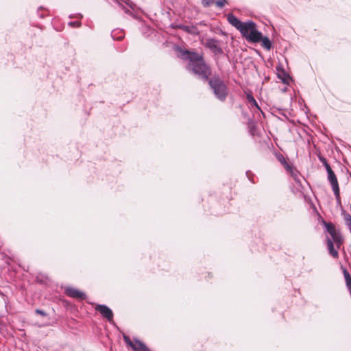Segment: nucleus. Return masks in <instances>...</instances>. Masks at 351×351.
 <instances>
[{
    "label": "nucleus",
    "mask_w": 351,
    "mask_h": 351,
    "mask_svg": "<svg viewBox=\"0 0 351 351\" xmlns=\"http://www.w3.org/2000/svg\"><path fill=\"white\" fill-rule=\"evenodd\" d=\"M259 21L260 22H263V19H258Z\"/></svg>",
    "instance_id": "32"
},
{
    "label": "nucleus",
    "mask_w": 351,
    "mask_h": 351,
    "mask_svg": "<svg viewBox=\"0 0 351 351\" xmlns=\"http://www.w3.org/2000/svg\"><path fill=\"white\" fill-rule=\"evenodd\" d=\"M324 167L326 168L327 173H329L330 172H333L332 169H331L330 165L328 162L324 165Z\"/></svg>",
    "instance_id": "25"
},
{
    "label": "nucleus",
    "mask_w": 351,
    "mask_h": 351,
    "mask_svg": "<svg viewBox=\"0 0 351 351\" xmlns=\"http://www.w3.org/2000/svg\"><path fill=\"white\" fill-rule=\"evenodd\" d=\"M250 174H251V172L250 171L246 172L247 176L249 178L250 180H251L250 178Z\"/></svg>",
    "instance_id": "30"
},
{
    "label": "nucleus",
    "mask_w": 351,
    "mask_h": 351,
    "mask_svg": "<svg viewBox=\"0 0 351 351\" xmlns=\"http://www.w3.org/2000/svg\"><path fill=\"white\" fill-rule=\"evenodd\" d=\"M284 162H285V164L282 165L284 166V167L285 168V169L287 171H291L292 170V167L287 162L286 160H284Z\"/></svg>",
    "instance_id": "23"
},
{
    "label": "nucleus",
    "mask_w": 351,
    "mask_h": 351,
    "mask_svg": "<svg viewBox=\"0 0 351 351\" xmlns=\"http://www.w3.org/2000/svg\"><path fill=\"white\" fill-rule=\"evenodd\" d=\"M125 3H126V5L128 6H129L131 9L132 10H134L135 9V7H136V5L134 3H133L132 1L130 0H126L125 1Z\"/></svg>",
    "instance_id": "20"
},
{
    "label": "nucleus",
    "mask_w": 351,
    "mask_h": 351,
    "mask_svg": "<svg viewBox=\"0 0 351 351\" xmlns=\"http://www.w3.org/2000/svg\"><path fill=\"white\" fill-rule=\"evenodd\" d=\"M35 312H36V314H38V315H42V316H43V317L47 316V313H46L44 311H43V310H40V309H36V310L35 311Z\"/></svg>",
    "instance_id": "24"
},
{
    "label": "nucleus",
    "mask_w": 351,
    "mask_h": 351,
    "mask_svg": "<svg viewBox=\"0 0 351 351\" xmlns=\"http://www.w3.org/2000/svg\"><path fill=\"white\" fill-rule=\"evenodd\" d=\"M171 27L173 28H174V27H179V28L185 29V30H186L188 32H190L189 29V27L185 25L184 23H180L179 25H177V23H172L171 24Z\"/></svg>",
    "instance_id": "17"
},
{
    "label": "nucleus",
    "mask_w": 351,
    "mask_h": 351,
    "mask_svg": "<svg viewBox=\"0 0 351 351\" xmlns=\"http://www.w3.org/2000/svg\"><path fill=\"white\" fill-rule=\"evenodd\" d=\"M319 160L322 162V164H323V165H324H324H325L326 163H327V162H327V160H326V159L324 157H323V156H319Z\"/></svg>",
    "instance_id": "27"
},
{
    "label": "nucleus",
    "mask_w": 351,
    "mask_h": 351,
    "mask_svg": "<svg viewBox=\"0 0 351 351\" xmlns=\"http://www.w3.org/2000/svg\"><path fill=\"white\" fill-rule=\"evenodd\" d=\"M328 180L330 182L335 198L338 202H341L340 191L338 180L335 172L328 173Z\"/></svg>",
    "instance_id": "5"
},
{
    "label": "nucleus",
    "mask_w": 351,
    "mask_h": 351,
    "mask_svg": "<svg viewBox=\"0 0 351 351\" xmlns=\"http://www.w3.org/2000/svg\"><path fill=\"white\" fill-rule=\"evenodd\" d=\"M245 22H247V23H250V22H253L252 19H247V21H245Z\"/></svg>",
    "instance_id": "31"
},
{
    "label": "nucleus",
    "mask_w": 351,
    "mask_h": 351,
    "mask_svg": "<svg viewBox=\"0 0 351 351\" xmlns=\"http://www.w3.org/2000/svg\"><path fill=\"white\" fill-rule=\"evenodd\" d=\"M227 19L228 22H242L241 20L238 19L235 16L230 13L228 14Z\"/></svg>",
    "instance_id": "16"
},
{
    "label": "nucleus",
    "mask_w": 351,
    "mask_h": 351,
    "mask_svg": "<svg viewBox=\"0 0 351 351\" xmlns=\"http://www.w3.org/2000/svg\"><path fill=\"white\" fill-rule=\"evenodd\" d=\"M347 289H348V291L350 293V295L351 296V285H347Z\"/></svg>",
    "instance_id": "29"
},
{
    "label": "nucleus",
    "mask_w": 351,
    "mask_h": 351,
    "mask_svg": "<svg viewBox=\"0 0 351 351\" xmlns=\"http://www.w3.org/2000/svg\"><path fill=\"white\" fill-rule=\"evenodd\" d=\"M241 34L242 36L250 43H261V47L269 51L272 44L267 36H265L256 29V23H231Z\"/></svg>",
    "instance_id": "2"
},
{
    "label": "nucleus",
    "mask_w": 351,
    "mask_h": 351,
    "mask_svg": "<svg viewBox=\"0 0 351 351\" xmlns=\"http://www.w3.org/2000/svg\"><path fill=\"white\" fill-rule=\"evenodd\" d=\"M341 215L344 220L346 226L348 228L350 232L351 233V215H350V214L342 208Z\"/></svg>",
    "instance_id": "11"
},
{
    "label": "nucleus",
    "mask_w": 351,
    "mask_h": 351,
    "mask_svg": "<svg viewBox=\"0 0 351 351\" xmlns=\"http://www.w3.org/2000/svg\"><path fill=\"white\" fill-rule=\"evenodd\" d=\"M69 19L74 20L73 22H80L84 19V16L80 13L71 14L69 16Z\"/></svg>",
    "instance_id": "14"
},
{
    "label": "nucleus",
    "mask_w": 351,
    "mask_h": 351,
    "mask_svg": "<svg viewBox=\"0 0 351 351\" xmlns=\"http://www.w3.org/2000/svg\"><path fill=\"white\" fill-rule=\"evenodd\" d=\"M204 45L206 47L209 49L215 56L223 53V49L219 45V40L216 39H206Z\"/></svg>",
    "instance_id": "6"
},
{
    "label": "nucleus",
    "mask_w": 351,
    "mask_h": 351,
    "mask_svg": "<svg viewBox=\"0 0 351 351\" xmlns=\"http://www.w3.org/2000/svg\"><path fill=\"white\" fill-rule=\"evenodd\" d=\"M226 0H218L217 1H215V5L219 8H222L224 5Z\"/></svg>",
    "instance_id": "22"
},
{
    "label": "nucleus",
    "mask_w": 351,
    "mask_h": 351,
    "mask_svg": "<svg viewBox=\"0 0 351 351\" xmlns=\"http://www.w3.org/2000/svg\"><path fill=\"white\" fill-rule=\"evenodd\" d=\"M178 53V56L186 60H189L187 69L197 75L199 79L206 82L211 76L210 66L206 62L202 55L189 50H184L180 47H176Z\"/></svg>",
    "instance_id": "1"
},
{
    "label": "nucleus",
    "mask_w": 351,
    "mask_h": 351,
    "mask_svg": "<svg viewBox=\"0 0 351 351\" xmlns=\"http://www.w3.org/2000/svg\"><path fill=\"white\" fill-rule=\"evenodd\" d=\"M343 274L344 276L346 286L350 285H351V276L346 268H343Z\"/></svg>",
    "instance_id": "15"
},
{
    "label": "nucleus",
    "mask_w": 351,
    "mask_h": 351,
    "mask_svg": "<svg viewBox=\"0 0 351 351\" xmlns=\"http://www.w3.org/2000/svg\"><path fill=\"white\" fill-rule=\"evenodd\" d=\"M65 293L67 296L76 298L80 300H84L86 298V295L75 288L67 287L65 289Z\"/></svg>",
    "instance_id": "8"
},
{
    "label": "nucleus",
    "mask_w": 351,
    "mask_h": 351,
    "mask_svg": "<svg viewBox=\"0 0 351 351\" xmlns=\"http://www.w3.org/2000/svg\"><path fill=\"white\" fill-rule=\"evenodd\" d=\"M278 159L282 165L285 164L284 160H286V159L282 156H281Z\"/></svg>",
    "instance_id": "28"
},
{
    "label": "nucleus",
    "mask_w": 351,
    "mask_h": 351,
    "mask_svg": "<svg viewBox=\"0 0 351 351\" xmlns=\"http://www.w3.org/2000/svg\"><path fill=\"white\" fill-rule=\"evenodd\" d=\"M215 96L221 101H224L228 95V88L221 77L215 74L207 80Z\"/></svg>",
    "instance_id": "3"
},
{
    "label": "nucleus",
    "mask_w": 351,
    "mask_h": 351,
    "mask_svg": "<svg viewBox=\"0 0 351 351\" xmlns=\"http://www.w3.org/2000/svg\"><path fill=\"white\" fill-rule=\"evenodd\" d=\"M68 25H69L71 27H73V28H77V27H80L81 23H68Z\"/></svg>",
    "instance_id": "26"
},
{
    "label": "nucleus",
    "mask_w": 351,
    "mask_h": 351,
    "mask_svg": "<svg viewBox=\"0 0 351 351\" xmlns=\"http://www.w3.org/2000/svg\"><path fill=\"white\" fill-rule=\"evenodd\" d=\"M111 36L114 40H121L124 36L125 34L122 29H114L112 32Z\"/></svg>",
    "instance_id": "12"
},
{
    "label": "nucleus",
    "mask_w": 351,
    "mask_h": 351,
    "mask_svg": "<svg viewBox=\"0 0 351 351\" xmlns=\"http://www.w3.org/2000/svg\"><path fill=\"white\" fill-rule=\"evenodd\" d=\"M247 101L251 104L252 107H255L258 110H261L258 103L251 93H247L246 95Z\"/></svg>",
    "instance_id": "13"
},
{
    "label": "nucleus",
    "mask_w": 351,
    "mask_h": 351,
    "mask_svg": "<svg viewBox=\"0 0 351 351\" xmlns=\"http://www.w3.org/2000/svg\"><path fill=\"white\" fill-rule=\"evenodd\" d=\"M54 25H55L53 26V28L58 32H60L62 29L64 27L62 23H54Z\"/></svg>",
    "instance_id": "21"
},
{
    "label": "nucleus",
    "mask_w": 351,
    "mask_h": 351,
    "mask_svg": "<svg viewBox=\"0 0 351 351\" xmlns=\"http://www.w3.org/2000/svg\"><path fill=\"white\" fill-rule=\"evenodd\" d=\"M95 310L99 311L102 317L106 318L110 323H113V313L108 306L105 304H97Z\"/></svg>",
    "instance_id": "7"
},
{
    "label": "nucleus",
    "mask_w": 351,
    "mask_h": 351,
    "mask_svg": "<svg viewBox=\"0 0 351 351\" xmlns=\"http://www.w3.org/2000/svg\"><path fill=\"white\" fill-rule=\"evenodd\" d=\"M123 340L125 342V343L132 348L134 343L130 340V337L127 335H123Z\"/></svg>",
    "instance_id": "19"
},
{
    "label": "nucleus",
    "mask_w": 351,
    "mask_h": 351,
    "mask_svg": "<svg viewBox=\"0 0 351 351\" xmlns=\"http://www.w3.org/2000/svg\"><path fill=\"white\" fill-rule=\"evenodd\" d=\"M323 225L326 228V232L331 236L330 239L335 242L337 248L339 249L343 241L341 233L337 230L335 226L332 223L323 221Z\"/></svg>",
    "instance_id": "4"
},
{
    "label": "nucleus",
    "mask_w": 351,
    "mask_h": 351,
    "mask_svg": "<svg viewBox=\"0 0 351 351\" xmlns=\"http://www.w3.org/2000/svg\"><path fill=\"white\" fill-rule=\"evenodd\" d=\"M215 3V0H202V4L204 7H208Z\"/></svg>",
    "instance_id": "18"
},
{
    "label": "nucleus",
    "mask_w": 351,
    "mask_h": 351,
    "mask_svg": "<svg viewBox=\"0 0 351 351\" xmlns=\"http://www.w3.org/2000/svg\"><path fill=\"white\" fill-rule=\"evenodd\" d=\"M134 351H151L147 346L139 340H135L132 348Z\"/></svg>",
    "instance_id": "10"
},
{
    "label": "nucleus",
    "mask_w": 351,
    "mask_h": 351,
    "mask_svg": "<svg viewBox=\"0 0 351 351\" xmlns=\"http://www.w3.org/2000/svg\"><path fill=\"white\" fill-rule=\"evenodd\" d=\"M326 244L328 252L331 256L334 258H337L339 257V252L337 250L335 249L334 244L335 242L330 237H326Z\"/></svg>",
    "instance_id": "9"
}]
</instances>
